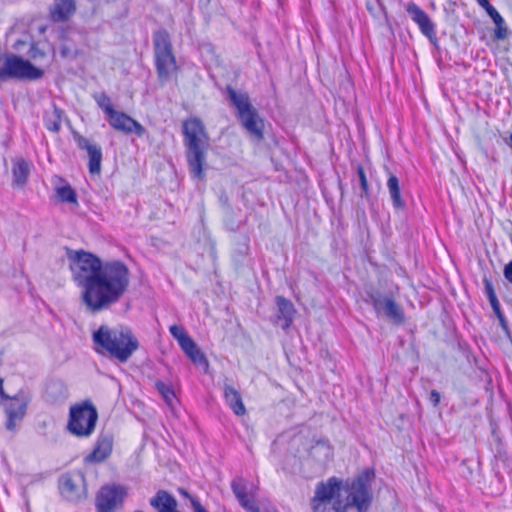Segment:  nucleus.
I'll list each match as a JSON object with an SVG mask.
<instances>
[{"instance_id": "1a4fd4ad", "label": "nucleus", "mask_w": 512, "mask_h": 512, "mask_svg": "<svg viewBox=\"0 0 512 512\" xmlns=\"http://www.w3.org/2000/svg\"><path fill=\"white\" fill-rule=\"evenodd\" d=\"M406 12L411 20L418 26L420 32L429 40L432 46L439 47L436 34V25L429 15L414 2L408 3Z\"/></svg>"}, {"instance_id": "0eeeda50", "label": "nucleus", "mask_w": 512, "mask_h": 512, "mask_svg": "<svg viewBox=\"0 0 512 512\" xmlns=\"http://www.w3.org/2000/svg\"><path fill=\"white\" fill-rule=\"evenodd\" d=\"M366 302L369 303L378 315H384L394 325H402L405 322V313L400 304L393 297L385 296L377 290L367 292Z\"/></svg>"}, {"instance_id": "c85d7f7f", "label": "nucleus", "mask_w": 512, "mask_h": 512, "mask_svg": "<svg viewBox=\"0 0 512 512\" xmlns=\"http://www.w3.org/2000/svg\"><path fill=\"white\" fill-rule=\"evenodd\" d=\"M56 195L60 202L78 205L77 193L69 183L56 187Z\"/></svg>"}, {"instance_id": "f8f14e48", "label": "nucleus", "mask_w": 512, "mask_h": 512, "mask_svg": "<svg viewBox=\"0 0 512 512\" xmlns=\"http://www.w3.org/2000/svg\"><path fill=\"white\" fill-rule=\"evenodd\" d=\"M275 303L277 312L273 323L280 326L283 330H287L293 323L296 309L294 304L284 296H276Z\"/></svg>"}, {"instance_id": "79ce46f5", "label": "nucleus", "mask_w": 512, "mask_h": 512, "mask_svg": "<svg viewBox=\"0 0 512 512\" xmlns=\"http://www.w3.org/2000/svg\"><path fill=\"white\" fill-rule=\"evenodd\" d=\"M440 399H441L440 393L437 390H431V392L429 394V401L434 407L439 405Z\"/></svg>"}, {"instance_id": "dca6fc26", "label": "nucleus", "mask_w": 512, "mask_h": 512, "mask_svg": "<svg viewBox=\"0 0 512 512\" xmlns=\"http://www.w3.org/2000/svg\"><path fill=\"white\" fill-rule=\"evenodd\" d=\"M108 121L115 130L124 132L126 134L134 133L138 136H141L145 131L139 122L124 112L117 111L116 114L113 115V117Z\"/></svg>"}, {"instance_id": "a878e982", "label": "nucleus", "mask_w": 512, "mask_h": 512, "mask_svg": "<svg viewBox=\"0 0 512 512\" xmlns=\"http://www.w3.org/2000/svg\"><path fill=\"white\" fill-rule=\"evenodd\" d=\"M64 114V111L59 108L58 106H53V112L49 115H45L44 117V124L45 127L54 133H58L61 129V120L62 116Z\"/></svg>"}, {"instance_id": "2f4dec72", "label": "nucleus", "mask_w": 512, "mask_h": 512, "mask_svg": "<svg viewBox=\"0 0 512 512\" xmlns=\"http://www.w3.org/2000/svg\"><path fill=\"white\" fill-rule=\"evenodd\" d=\"M356 170H357V175H358L360 189H361L360 197L366 199L367 201H370L371 194H370L369 184L367 181V177H366L364 168L362 167V165L358 164Z\"/></svg>"}, {"instance_id": "49530a36", "label": "nucleus", "mask_w": 512, "mask_h": 512, "mask_svg": "<svg viewBox=\"0 0 512 512\" xmlns=\"http://www.w3.org/2000/svg\"><path fill=\"white\" fill-rule=\"evenodd\" d=\"M489 17L492 19V21L495 23H504L503 17L499 14L497 10H494Z\"/></svg>"}, {"instance_id": "ea45409f", "label": "nucleus", "mask_w": 512, "mask_h": 512, "mask_svg": "<svg viewBox=\"0 0 512 512\" xmlns=\"http://www.w3.org/2000/svg\"><path fill=\"white\" fill-rule=\"evenodd\" d=\"M503 275L505 280L512 284V260L509 261L503 268Z\"/></svg>"}, {"instance_id": "603ef678", "label": "nucleus", "mask_w": 512, "mask_h": 512, "mask_svg": "<svg viewBox=\"0 0 512 512\" xmlns=\"http://www.w3.org/2000/svg\"><path fill=\"white\" fill-rule=\"evenodd\" d=\"M511 224V230L509 231V238H510V241L512 242V222H510Z\"/></svg>"}, {"instance_id": "4be33fe9", "label": "nucleus", "mask_w": 512, "mask_h": 512, "mask_svg": "<svg viewBox=\"0 0 512 512\" xmlns=\"http://www.w3.org/2000/svg\"><path fill=\"white\" fill-rule=\"evenodd\" d=\"M387 189L391 198L392 207L396 211H402L406 208V203L401 196L400 182L398 177L392 172H388Z\"/></svg>"}, {"instance_id": "9b49d317", "label": "nucleus", "mask_w": 512, "mask_h": 512, "mask_svg": "<svg viewBox=\"0 0 512 512\" xmlns=\"http://www.w3.org/2000/svg\"><path fill=\"white\" fill-rule=\"evenodd\" d=\"M178 69L175 56L172 53L169 35L162 30V81L164 79H176Z\"/></svg>"}, {"instance_id": "5fc2aeb1", "label": "nucleus", "mask_w": 512, "mask_h": 512, "mask_svg": "<svg viewBox=\"0 0 512 512\" xmlns=\"http://www.w3.org/2000/svg\"><path fill=\"white\" fill-rule=\"evenodd\" d=\"M134 512H143V511H141V510H136V511H134Z\"/></svg>"}, {"instance_id": "5701e85b", "label": "nucleus", "mask_w": 512, "mask_h": 512, "mask_svg": "<svg viewBox=\"0 0 512 512\" xmlns=\"http://www.w3.org/2000/svg\"><path fill=\"white\" fill-rule=\"evenodd\" d=\"M224 398L227 405L237 416H242L246 413L242 397L234 387L227 384L224 386Z\"/></svg>"}, {"instance_id": "8fccbe9b", "label": "nucleus", "mask_w": 512, "mask_h": 512, "mask_svg": "<svg viewBox=\"0 0 512 512\" xmlns=\"http://www.w3.org/2000/svg\"><path fill=\"white\" fill-rule=\"evenodd\" d=\"M154 386H155V389L160 393V387H161L160 380H156L154 383Z\"/></svg>"}, {"instance_id": "4c0bfd02", "label": "nucleus", "mask_w": 512, "mask_h": 512, "mask_svg": "<svg viewBox=\"0 0 512 512\" xmlns=\"http://www.w3.org/2000/svg\"><path fill=\"white\" fill-rule=\"evenodd\" d=\"M321 449L324 451V457L328 458L331 454V448L325 440L316 441L315 445L311 449V454H314L315 451Z\"/></svg>"}, {"instance_id": "423d86ee", "label": "nucleus", "mask_w": 512, "mask_h": 512, "mask_svg": "<svg viewBox=\"0 0 512 512\" xmlns=\"http://www.w3.org/2000/svg\"><path fill=\"white\" fill-rule=\"evenodd\" d=\"M97 421V408L90 400H84L70 407L67 430L73 436L87 438L95 431Z\"/></svg>"}, {"instance_id": "a211bd4d", "label": "nucleus", "mask_w": 512, "mask_h": 512, "mask_svg": "<svg viewBox=\"0 0 512 512\" xmlns=\"http://www.w3.org/2000/svg\"><path fill=\"white\" fill-rule=\"evenodd\" d=\"M180 348L184 354L191 360V362L204 370L209 367L208 360L205 354L200 350L195 341L188 335L179 343Z\"/></svg>"}, {"instance_id": "a19ab883", "label": "nucleus", "mask_w": 512, "mask_h": 512, "mask_svg": "<svg viewBox=\"0 0 512 512\" xmlns=\"http://www.w3.org/2000/svg\"><path fill=\"white\" fill-rule=\"evenodd\" d=\"M478 4L486 11L488 16L496 10V8L491 5L490 0H478Z\"/></svg>"}, {"instance_id": "f704fd0d", "label": "nucleus", "mask_w": 512, "mask_h": 512, "mask_svg": "<svg viewBox=\"0 0 512 512\" xmlns=\"http://www.w3.org/2000/svg\"><path fill=\"white\" fill-rule=\"evenodd\" d=\"M73 137L77 143L78 148L81 150L88 151L90 148H92L95 145L94 143H91L86 137L80 135L77 132H74Z\"/></svg>"}, {"instance_id": "c03bdc74", "label": "nucleus", "mask_w": 512, "mask_h": 512, "mask_svg": "<svg viewBox=\"0 0 512 512\" xmlns=\"http://www.w3.org/2000/svg\"><path fill=\"white\" fill-rule=\"evenodd\" d=\"M151 506H153L158 512H160V490L150 500Z\"/></svg>"}, {"instance_id": "09e8293b", "label": "nucleus", "mask_w": 512, "mask_h": 512, "mask_svg": "<svg viewBox=\"0 0 512 512\" xmlns=\"http://www.w3.org/2000/svg\"><path fill=\"white\" fill-rule=\"evenodd\" d=\"M12 397H13V396L8 395V394L5 392V390H3V393H0V398H1L2 400H7V401L11 402V398H12Z\"/></svg>"}, {"instance_id": "9d476101", "label": "nucleus", "mask_w": 512, "mask_h": 512, "mask_svg": "<svg viewBox=\"0 0 512 512\" xmlns=\"http://www.w3.org/2000/svg\"><path fill=\"white\" fill-rule=\"evenodd\" d=\"M79 484L83 486L85 484V477L81 471L64 474L59 479L60 492L70 501H76L81 498Z\"/></svg>"}, {"instance_id": "b1692460", "label": "nucleus", "mask_w": 512, "mask_h": 512, "mask_svg": "<svg viewBox=\"0 0 512 512\" xmlns=\"http://www.w3.org/2000/svg\"><path fill=\"white\" fill-rule=\"evenodd\" d=\"M29 173V165L25 159L20 158L14 161L12 167L13 184L17 187H23L27 183Z\"/></svg>"}, {"instance_id": "58836bf2", "label": "nucleus", "mask_w": 512, "mask_h": 512, "mask_svg": "<svg viewBox=\"0 0 512 512\" xmlns=\"http://www.w3.org/2000/svg\"><path fill=\"white\" fill-rule=\"evenodd\" d=\"M76 52H73L69 46L61 45L60 47V55L62 58H75Z\"/></svg>"}, {"instance_id": "39448f33", "label": "nucleus", "mask_w": 512, "mask_h": 512, "mask_svg": "<svg viewBox=\"0 0 512 512\" xmlns=\"http://www.w3.org/2000/svg\"><path fill=\"white\" fill-rule=\"evenodd\" d=\"M226 95L236 109V118L248 135L255 141L264 139V120L251 104L246 92H237L232 86L226 87Z\"/></svg>"}, {"instance_id": "cd10ccee", "label": "nucleus", "mask_w": 512, "mask_h": 512, "mask_svg": "<svg viewBox=\"0 0 512 512\" xmlns=\"http://www.w3.org/2000/svg\"><path fill=\"white\" fill-rule=\"evenodd\" d=\"M162 401L168 406L172 415L177 416V408L179 405L178 397L175 390L164 383H162Z\"/></svg>"}, {"instance_id": "6ab92c4d", "label": "nucleus", "mask_w": 512, "mask_h": 512, "mask_svg": "<svg viewBox=\"0 0 512 512\" xmlns=\"http://www.w3.org/2000/svg\"><path fill=\"white\" fill-rule=\"evenodd\" d=\"M76 12L75 0H53L49 8V16L52 22L60 23L69 20Z\"/></svg>"}, {"instance_id": "a18cd8bd", "label": "nucleus", "mask_w": 512, "mask_h": 512, "mask_svg": "<svg viewBox=\"0 0 512 512\" xmlns=\"http://www.w3.org/2000/svg\"><path fill=\"white\" fill-rule=\"evenodd\" d=\"M193 512H208L202 504L195 498H191Z\"/></svg>"}, {"instance_id": "de8ad7c7", "label": "nucleus", "mask_w": 512, "mask_h": 512, "mask_svg": "<svg viewBox=\"0 0 512 512\" xmlns=\"http://www.w3.org/2000/svg\"><path fill=\"white\" fill-rule=\"evenodd\" d=\"M324 502H313L312 501V508H313V511L314 512H324L323 509H322V504Z\"/></svg>"}, {"instance_id": "ddd939ff", "label": "nucleus", "mask_w": 512, "mask_h": 512, "mask_svg": "<svg viewBox=\"0 0 512 512\" xmlns=\"http://www.w3.org/2000/svg\"><path fill=\"white\" fill-rule=\"evenodd\" d=\"M341 489H343V481L337 477H331L326 482H319L315 489L313 502H330L340 496Z\"/></svg>"}, {"instance_id": "f3484780", "label": "nucleus", "mask_w": 512, "mask_h": 512, "mask_svg": "<svg viewBox=\"0 0 512 512\" xmlns=\"http://www.w3.org/2000/svg\"><path fill=\"white\" fill-rule=\"evenodd\" d=\"M69 396L66 384L59 379H52L46 383L43 398L51 405L64 403Z\"/></svg>"}, {"instance_id": "aec40b11", "label": "nucleus", "mask_w": 512, "mask_h": 512, "mask_svg": "<svg viewBox=\"0 0 512 512\" xmlns=\"http://www.w3.org/2000/svg\"><path fill=\"white\" fill-rule=\"evenodd\" d=\"M231 489L239 504L248 512H252L257 505L248 497V485L242 477H236L231 482Z\"/></svg>"}, {"instance_id": "37998d69", "label": "nucleus", "mask_w": 512, "mask_h": 512, "mask_svg": "<svg viewBox=\"0 0 512 512\" xmlns=\"http://www.w3.org/2000/svg\"><path fill=\"white\" fill-rule=\"evenodd\" d=\"M28 44L30 45V41H28L27 39H18L13 44V49L18 52H21L22 48Z\"/></svg>"}, {"instance_id": "393cba45", "label": "nucleus", "mask_w": 512, "mask_h": 512, "mask_svg": "<svg viewBox=\"0 0 512 512\" xmlns=\"http://www.w3.org/2000/svg\"><path fill=\"white\" fill-rule=\"evenodd\" d=\"M31 401V395L29 392L24 390L18 391L16 395L11 398V402H8L4 405L5 409H12L13 412L20 413L19 410L22 411V414L25 416L28 404Z\"/></svg>"}, {"instance_id": "7c9ffc66", "label": "nucleus", "mask_w": 512, "mask_h": 512, "mask_svg": "<svg viewBox=\"0 0 512 512\" xmlns=\"http://www.w3.org/2000/svg\"><path fill=\"white\" fill-rule=\"evenodd\" d=\"M6 414V422H5V428L8 431H14L16 427L22 422L24 419V415L22 414V411L19 410L20 413L13 412L12 409H5Z\"/></svg>"}, {"instance_id": "2eb2a0df", "label": "nucleus", "mask_w": 512, "mask_h": 512, "mask_svg": "<svg viewBox=\"0 0 512 512\" xmlns=\"http://www.w3.org/2000/svg\"><path fill=\"white\" fill-rule=\"evenodd\" d=\"M483 285H484L485 295L491 305V308H492L495 316L497 317V319L499 321L500 327L502 328L504 334L507 337H511V332H510V329L508 326V321H507L503 311L501 310V306H500L499 300L497 298V295L495 293L493 283L487 276L483 277Z\"/></svg>"}, {"instance_id": "4468645a", "label": "nucleus", "mask_w": 512, "mask_h": 512, "mask_svg": "<svg viewBox=\"0 0 512 512\" xmlns=\"http://www.w3.org/2000/svg\"><path fill=\"white\" fill-rule=\"evenodd\" d=\"M113 447V436L110 433H101L91 453L85 456L86 463H100L107 459Z\"/></svg>"}, {"instance_id": "c9c22d12", "label": "nucleus", "mask_w": 512, "mask_h": 512, "mask_svg": "<svg viewBox=\"0 0 512 512\" xmlns=\"http://www.w3.org/2000/svg\"><path fill=\"white\" fill-rule=\"evenodd\" d=\"M169 331L174 339L179 343L182 339L188 336L185 328L182 325H172L169 327Z\"/></svg>"}, {"instance_id": "e433bc0d", "label": "nucleus", "mask_w": 512, "mask_h": 512, "mask_svg": "<svg viewBox=\"0 0 512 512\" xmlns=\"http://www.w3.org/2000/svg\"><path fill=\"white\" fill-rule=\"evenodd\" d=\"M494 38L496 40H504L508 37V28L504 23H495Z\"/></svg>"}, {"instance_id": "c756f323", "label": "nucleus", "mask_w": 512, "mask_h": 512, "mask_svg": "<svg viewBox=\"0 0 512 512\" xmlns=\"http://www.w3.org/2000/svg\"><path fill=\"white\" fill-rule=\"evenodd\" d=\"M93 98L99 108L107 115L108 120L116 114L117 110L114 109L110 97L105 92L95 93Z\"/></svg>"}, {"instance_id": "3c124183", "label": "nucleus", "mask_w": 512, "mask_h": 512, "mask_svg": "<svg viewBox=\"0 0 512 512\" xmlns=\"http://www.w3.org/2000/svg\"><path fill=\"white\" fill-rule=\"evenodd\" d=\"M4 380L0 377V393H3L4 387H3Z\"/></svg>"}, {"instance_id": "f03ea898", "label": "nucleus", "mask_w": 512, "mask_h": 512, "mask_svg": "<svg viewBox=\"0 0 512 512\" xmlns=\"http://www.w3.org/2000/svg\"><path fill=\"white\" fill-rule=\"evenodd\" d=\"M183 143L190 174L193 178L203 179L206 154L209 148V136L202 121L189 118L183 122Z\"/></svg>"}, {"instance_id": "72a5a7b5", "label": "nucleus", "mask_w": 512, "mask_h": 512, "mask_svg": "<svg viewBox=\"0 0 512 512\" xmlns=\"http://www.w3.org/2000/svg\"><path fill=\"white\" fill-rule=\"evenodd\" d=\"M27 55L33 59V60H37V59H43L45 56H46V53L44 50L40 49L39 46H38V43L33 41L31 39L30 41V47H29V50L27 52Z\"/></svg>"}, {"instance_id": "bb28decb", "label": "nucleus", "mask_w": 512, "mask_h": 512, "mask_svg": "<svg viewBox=\"0 0 512 512\" xmlns=\"http://www.w3.org/2000/svg\"><path fill=\"white\" fill-rule=\"evenodd\" d=\"M89 163L88 169L91 174H99L101 171L102 150L101 147L95 144L88 151Z\"/></svg>"}, {"instance_id": "6e6552de", "label": "nucleus", "mask_w": 512, "mask_h": 512, "mask_svg": "<svg viewBox=\"0 0 512 512\" xmlns=\"http://www.w3.org/2000/svg\"><path fill=\"white\" fill-rule=\"evenodd\" d=\"M127 490L119 484H107L102 486L95 497V508L97 512H116L121 508Z\"/></svg>"}, {"instance_id": "20e7f679", "label": "nucleus", "mask_w": 512, "mask_h": 512, "mask_svg": "<svg viewBox=\"0 0 512 512\" xmlns=\"http://www.w3.org/2000/svg\"><path fill=\"white\" fill-rule=\"evenodd\" d=\"M375 470L365 468L352 479L343 481V490L347 493L346 504L340 499L334 502L335 512H346L348 507L356 508L357 512H368L373 502L372 483Z\"/></svg>"}, {"instance_id": "473e14b6", "label": "nucleus", "mask_w": 512, "mask_h": 512, "mask_svg": "<svg viewBox=\"0 0 512 512\" xmlns=\"http://www.w3.org/2000/svg\"><path fill=\"white\" fill-rule=\"evenodd\" d=\"M153 48H154V66L155 70L160 77V30L153 32Z\"/></svg>"}, {"instance_id": "7ed1b4c3", "label": "nucleus", "mask_w": 512, "mask_h": 512, "mask_svg": "<svg viewBox=\"0 0 512 512\" xmlns=\"http://www.w3.org/2000/svg\"><path fill=\"white\" fill-rule=\"evenodd\" d=\"M92 340L99 353H108L119 362H126L138 349L139 342L128 327L110 329L101 325L92 334Z\"/></svg>"}, {"instance_id": "864d4df0", "label": "nucleus", "mask_w": 512, "mask_h": 512, "mask_svg": "<svg viewBox=\"0 0 512 512\" xmlns=\"http://www.w3.org/2000/svg\"><path fill=\"white\" fill-rule=\"evenodd\" d=\"M180 492H181L182 494L186 495V496L188 495V493H187L185 490H183V489H180Z\"/></svg>"}, {"instance_id": "412c9836", "label": "nucleus", "mask_w": 512, "mask_h": 512, "mask_svg": "<svg viewBox=\"0 0 512 512\" xmlns=\"http://www.w3.org/2000/svg\"><path fill=\"white\" fill-rule=\"evenodd\" d=\"M221 201L223 203L224 208V216H223V222L227 230L231 232H236L240 229V227L246 222V219H241V209L237 208L234 209L228 204V199L225 197L223 199L221 197Z\"/></svg>"}, {"instance_id": "f257e3e1", "label": "nucleus", "mask_w": 512, "mask_h": 512, "mask_svg": "<svg viewBox=\"0 0 512 512\" xmlns=\"http://www.w3.org/2000/svg\"><path fill=\"white\" fill-rule=\"evenodd\" d=\"M73 281L82 289L87 310L98 313L117 303L127 291L130 272L121 260L103 261L92 252L66 247Z\"/></svg>"}]
</instances>
